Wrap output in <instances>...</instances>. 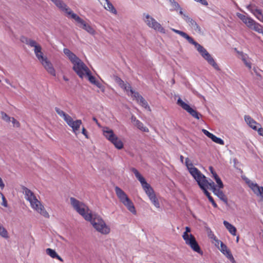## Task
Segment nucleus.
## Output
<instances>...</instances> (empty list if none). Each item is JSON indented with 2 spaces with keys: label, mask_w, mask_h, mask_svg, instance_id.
Listing matches in <instances>:
<instances>
[{
  "label": "nucleus",
  "mask_w": 263,
  "mask_h": 263,
  "mask_svg": "<svg viewBox=\"0 0 263 263\" xmlns=\"http://www.w3.org/2000/svg\"><path fill=\"white\" fill-rule=\"evenodd\" d=\"M70 203L73 209L85 220L89 221L97 231L104 235L109 233L110 228L102 218L98 214H92L86 204L74 197L70 198Z\"/></svg>",
  "instance_id": "obj_1"
},
{
  "label": "nucleus",
  "mask_w": 263,
  "mask_h": 263,
  "mask_svg": "<svg viewBox=\"0 0 263 263\" xmlns=\"http://www.w3.org/2000/svg\"><path fill=\"white\" fill-rule=\"evenodd\" d=\"M67 57L73 64V70L82 79L85 76V72L88 70V67L75 54L67 49Z\"/></svg>",
  "instance_id": "obj_2"
},
{
  "label": "nucleus",
  "mask_w": 263,
  "mask_h": 263,
  "mask_svg": "<svg viewBox=\"0 0 263 263\" xmlns=\"http://www.w3.org/2000/svg\"><path fill=\"white\" fill-rule=\"evenodd\" d=\"M22 189L26 199L30 202L31 207L45 217H48V213L45 210L40 201L36 199L34 193L25 186H23Z\"/></svg>",
  "instance_id": "obj_3"
},
{
  "label": "nucleus",
  "mask_w": 263,
  "mask_h": 263,
  "mask_svg": "<svg viewBox=\"0 0 263 263\" xmlns=\"http://www.w3.org/2000/svg\"><path fill=\"white\" fill-rule=\"evenodd\" d=\"M191 175L197 181L198 184L199 185V183L202 185L204 189H206V187L209 186L213 192L217 190L214 182L212 181H211V182H209L206 180L205 176L197 168L192 169Z\"/></svg>",
  "instance_id": "obj_4"
},
{
  "label": "nucleus",
  "mask_w": 263,
  "mask_h": 263,
  "mask_svg": "<svg viewBox=\"0 0 263 263\" xmlns=\"http://www.w3.org/2000/svg\"><path fill=\"white\" fill-rule=\"evenodd\" d=\"M190 43L195 46L201 55L208 62L209 64L212 65L216 70H220L219 67L215 62L214 59L203 46L195 41L194 39H193Z\"/></svg>",
  "instance_id": "obj_5"
},
{
  "label": "nucleus",
  "mask_w": 263,
  "mask_h": 263,
  "mask_svg": "<svg viewBox=\"0 0 263 263\" xmlns=\"http://www.w3.org/2000/svg\"><path fill=\"white\" fill-rule=\"evenodd\" d=\"M35 55L47 71L51 75L55 76V71L52 63L48 60L47 58L43 56L42 50H40V52L36 53Z\"/></svg>",
  "instance_id": "obj_6"
},
{
  "label": "nucleus",
  "mask_w": 263,
  "mask_h": 263,
  "mask_svg": "<svg viewBox=\"0 0 263 263\" xmlns=\"http://www.w3.org/2000/svg\"><path fill=\"white\" fill-rule=\"evenodd\" d=\"M182 238L185 242V243L189 246L191 249L199 254H202L203 252L196 241L194 236L192 234L187 235L186 234L182 235Z\"/></svg>",
  "instance_id": "obj_7"
},
{
  "label": "nucleus",
  "mask_w": 263,
  "mask_h": 263,
  "mask_svg": "<svg viewBox=\"0 0 263 263\" xmlns=\"http://www.w3.org/2000/svg\"><path fill=\"white\" fill-rule=\"evenodd\" d=\"M144 15L145 16L144 21L149 27L161 33H165V29L161 26V24L157 22L153 17L148 14H144Z\"/></svg>",
  "instance_id": "obj_8"
},
{
  "label": "nucleus",
  "mask_w": 263,
  "mask_h": 263,
  "mask_svg": "<svg viewBox=\"0 0 263 263\" xmlns=\"http://www.w3.org/2000/svg\"><path fill=\"white\" fill-rule=\"evenodd\" d=\"M177 104L189 113L193 117L197 119H199L200 117L202 116L199 112L191 108L189 105L183 102L180 98L177 100Z\"/></svg>",
  "instance_id": "obj_9"
},
{
  "label": "nucleus",
  "mask_w": 263,
  "mask_h": 263,
  "mask_svg": "<svg viewBox=\"0 0 263 263\" xmlns=\"http://www.w3.org/2000/svg\"><path fill=\"white\" fill-rule=\"evenodd\" d=\"M67 124L72 128V132L76 136L80 134V126L82 124L81 120L74 121L71 117L67 115Z\"/></svg>",
  "instance_id": "obj_10"
},
{
  "label": "nucleus",
  "mask_w": 263,
  "mask_h": 263,
  "mask_svg": "<svg viewBox=\"0 0 263 263\" xmlns=\"http://www.w3.org/2000/svg\"><path fill=\"white\" fill-rule=\"evenodd\" d=\"M20 40L22 43H25L30 47H34V51L35 54L36 53L40 52V50H42V47L39 44H37L34 40L28 39L24 36H22L20 38Z\"/></svg>",
  "instance_id": "obj_11"
},
{
  "label": "nucleus",
  "mask_w": 263,
  "mask_h": 263,
  "mask_svg": "<svg viewBox=\"0 0 263 263\" xmlns=\"http://www.w3.org/2000/svg\"><path fill=\"white\" fill-rule=\"evenodd\" d=\"M247 8L260 22H263V14L261 9H258L254 4H250L247 6Z\"/></svg>",
  "instance_id": "obj_12"
},
{
  "label": "nucleus",
  "mask_w": 263,
  "mask_h": 263,
  "mask_svg": "<svg viewBox=\"0 0 263 263\" xmlns=\"http://www.w3.org/2000/svg\"><path fill=\"white\" fill-rule=\"evenodd\" d=\"M220 251L232 262L236 263L230 249L222 242H221Z\"/></svg>",
  "instance_id": "obj_13"
},
{
  "label": "nucleus",
  "mask_w": 263,
  "mask_h": 263,
  "mask_svg": "<svg viewBox=\"0 0 263 263\" xmlns=\"http://www.w3.org/2000/svg\"><path fill=\"white\" fill-rule=\"evenodd\" d=\"M249 187L252 189L254 194L257 196H259L263 198V187L259 186L257 183H254L250 182V181L247 182Z\"/></svg>",
  "instance_id": "obj_14"
},
{
  "label": "nucleus",
  "mask_w": 263,
  "mask_h": 263,
  "mask_svg": "<svg viewBox=\"0 0 263 263\" xmlns=\"http://www.w3.org/2000/svg\"><path fill=\"white\" fill-rule=\"evenodd\" d=\"M244 118L247 124L253 130H256L257 127L260 126V124L255 121L250 116L245 115Z\"/></svg>",
  "instance_id": "obj_15"
},
{
  "label": "nucleus",
  "mask_w": 263,
  "mask_h": 263,
  "mask_svg": "<svg viewBox=\"0 0 263 263\" xmlns=\"http://www.w3.org/2000/svg\"><path fill=\"white\" fill-rule=\"evenodd\" d=\"M115 190L118 198L122 203L128 200L129 198L121 189L118 186H116Z\"/></svg>",
  "instance_id": "obj_16"
},
{
  "label": "nucleus",
  "mask_w": 263,
  "mask_h": 263,
  "mask_svg": "<svg viewBox=\"0 0 263 263\" xmlns=\"http://www.w3.org/2000/svg\"><path fill=\"white\" fill-rule=\"evenodd\" d=\"M103 135L109 141L113 140L117 136L114 134L113 130L108 127H105L103 129Z\"/></svg>",
  "instance_id": "obj_17"
},
{
  "label": "nucleus",
  "mask_w": 263,
  "mask_h": 263,
  "mask_svg": "<svg viewBox=\"0 0 263 263\" xmlns=\"http://www.w3.org/2000/svg\"><path fill=\"white\" fill-rule=\"evenodd\" d=\"M82 23H80L78 25L80 27L83 28L91 35L95 34L96 31L90 25L86 23L83 20H82Z\"/></svg>",
  "instance_id": "obj_18"
},
{
  "label": "nucleus",
  "mask_w": 263,
  "mask_h": 263,
  "mask_svg": "<svg viewBox=\"0 0 263 263\" xmlns=\"http://www.w3.org/2000/svg\"><path fill=\"white\" fill-rule=\"evenodd\" d=\"M67 17H68L73 20L75 21V22L77 23L78 25L80 23H82V21L83 19H82L81 17H80L77 14L73 12L72 11H71L70 9H68L67 8Z\"/></svg>",
  "instance_id": "obj_19"
},
{
  "label": "nucleus",
  "mask_w": 263,
  "mask_h": 263,
  "mask_svg": "<svg viewBox=\"0 0 263 263\" xmlns=\"http://www.w3.org/2000/svg\"><path fill=\"white\" fill-rule=\"evenodd\" d=\"M123 204L127 208V209L133 214H136V210L135 209L134 203L132 201L128 198L126 201H125Z\"/></svg>",
  "instance_id": "obj_20"
},
{
  "label": "nucleus",
  "mask_w": 263,
  "mask_h": 263,
  "mask_svg": "<svg viewBox=\"0 0 263 263\" xmlns=\"http://www.w3.org/2000/svg\"><path fill=\"white\" fill-rule=\"evenodd\" d=\"M200 188L203 191L204 194L207 196L209 201L212 203V205L214 208H217V204L215 202L213 197L211 196L210 193L207 191L206 189H204L203 186L199 183Z\"/></svg>",
  "instance_id": "obj_21"
},
{
  "label": "nucleus",
  "mask_w": 263,
  "mask_h": 263,
  "mask_svg": "<svg viewBox=\"0 0 263 263\" xmlns=\"http://www.w3.org/2000/svg\"><path fill=\"white\" fill-rule=\"evenodd\" d=\"M214 193L217 195L221 200L223 201L226 205H228V198L221 190L217 189L214 192Z\"/></svg>",
  "instance_id": "obj_22"
},
{
  "label": "nucleus",
  "mask_w": 263,
  "mask_h": 263,
  "mask_svg": "<svg viewBox=\"0 0 263 263\" xmlns=\"http://www.w3.org/2000/svg\"><path fill=\"white\" fill-rule=\"evenodd\" d=\"M223 224L232 235L235 236L236 235V229L234 226L226 220L223 221Z\"/></svg>",
  "instance_id": "obj_23"
},
{
  "label": "nucleus",
  "mask_w": 263,
  "mask_h": 263,
  "mask_svg": "<svg viewBox=\"0 0 263 263\" xmlns=\"http://www.w3.org/2000/svg\"><path fill=\"white\" fill-rule=\"evenodd\" d=\"M46 253L47 255L50 256L51 257L53 258H57L61 261H63V259L58 255V254L57 253V252L54 250L50 248H47L46 250Z\"/></svg>",
  "instance_id": "obj_24"
},
{
  "label": "nucleus",
  "mask_w": 263,
  "mask_h": 263,
  "mask_svg": "<svg viewBox=\"0 0 263 263\" xmlns=\"http://www.w3.org/2000/svg\"><path fill=\"white\" fill-rule=\"evenodd\" d=\"M105 1L106 3V5H104V8L106 10L110 12L111 13H112L114 14H117V11L116 9H115V8L114 7V6H113V5L111 3V2L109 0H105Z\"/></svg>",
  "instance_id": "obj_25"
},
{
  "label": "nucleus",
  "mask_w": 263,
  "mask_h": 263,
  "mask_svg": "<svg viewBox=\"0 0 263 263\" xmlns=\"http://www.w3.org/2000/svg\"><path fill=\"white\" fill-rule=\"evenodd\" d=\"M172 30L173 32L180 35L181 36L186 39L189 43H190L193 39L192 37L190 36L187 33L183 31L178 30L174 28H172Z\"/></svg>",
  "instance_id": "obj_26"
},
{
  "label": "nucleus",
  "mask_w": 263,
  "mask_h": 263,
  "mask_svg": "<svg viewBox=\"0 0 263 263\" xmlns=\"http://www.w3.org/2000/svg\"><path fill=\"white\" fill-rule=\"evenodd\" d=\"M172 30L173 32L180 35L181 36L186 39L189 43H190L193 39L192 37L190 36L187 33L183 31L178 30L174 28H172Z\"/></svg>",
  "instance_id": "obj_27"
},
{
  "label": "nucleus",
  "mask_w": 263,
  "mask_h": 263,
  "mask_svg": "<svg viewBox=\"0 0 263 263\" xmlns=\"http://www.w3.org/2000/svg\"><path fill=\"white\" fill-rule=\"evenodd\" d=\"M110 142L115 145L117 148L119 149H121L123 147V142L120 139L118 138L117 136L114 138L113 140Z\"/></svg>",
  "instance_id": "obj_28"
},
{
  "label": "nucleus",
  "mask_w": 263,
  "mask_h": 263,
  "mask_svg": "<svg viewBox=\"0 0 263 263\" xmlns=\"http://www.w3.org/2000/svg\"><path fill=\"white\" fill-rule=\"evenodd\" d=\"M61 10L66 12L65 4L61 0H51Z\"/></svg>",
  "instance_id": "obj_29"
},
{
  "label": "nucleus",
  "mask_w": 263,
  "mask_h": 263,
  "mask_svg": "<svg viewBox=\"0 0 263 263\" xmlns=\"http://www.w3.org/2000/svg\"><path fill=\"white\" fill-rule=\"evenodd\" d=\"M115 81L116 83H117L121 87H122L126 91L128 90L129 84L127 85L126 84H125L124 81L120 78L116 77L115 78Z\"/></svg>",
  "instance_id": "obj_30"
},
{
  "label": "nucleus",
  "mask_w": 263,
  "mask_h": 263,
  "mask_svg": "<svg viewBox=\"0 0 263 263\" xmlns=\"http://www.w3.org/2000/svg\"><path fill=\"white\" fill-rule=\"evenodd\" d=\"M143 189L149 198L155 194L154 190L149 184L144 186Z\"/></svg>",
  "instance_id": "obj_31"
},
{
  "label": "nucleus",
  "mask_w": 263,
  "mask_h": 263,
  "mask_svg": "<svg viewBox=\"0 0 263 263\" xmlns=\"http://www.w3.org/2000/svg\"><path fill=\"white\" fill-rule=\"evenodd\" d=\"M134 125L137 126L138 128H139L142 131L145 132H148V128L146 127H144L143 124L142 122H141L139 120L136 121V122H135L134 124Z\"/></svg>",
  "instance_id": "obj_32"
},
{
  "label": "nucleus",
  "mask_w": 263,
  "mask_h": 263,
  "mask_svg": "<svg viewBox=\"0 0 263 263\" xmlns=\"http://www.w3.org/2000/svg\"><path fill=\"white\" fill-rule=\"evenodd\" d=\"M85 76L87 77L89 81L92 84L97 81L95 77L91 75V73L89 69H88V71L87 70L85 72Z\"/></svg>",
  "instance_id": "obj_33"
},
{
  "label": "nucleus",
  "mask_w": 263,
  "mask_h": 263,
  "mask_svg": "<svg viewBox=\"0 0 263 263\" xmlns=\"http://www.w3.org/2000/svg\"><path fill=\"white\" fill-rule=\"evenodd\" d=\"M190 25L196 31L198 32H201V29L200 27L197 24L196 22L194 20H192L191 22L190 23Z\"/></svg>",
  "instance_id": "obj_34"
},
{
  "label": "nucleus",
  "mask_w": 263,
  "mask_h": 263,
  "mask_svg": "<svg viewBox=\"0 0 263 263\" xmlns=\"http://www.w3.org/2000/svg\"><path fill=\"white\" fill-rule=\"evenodd\" d=\"M0 236L5 238H8V233L6 229L0 223Z\"/></svg>",
  "instance_id": "obj_35"
},
{
  "label": "nucleus",
  "mask_w": 263,
  "mask_h": 263,
  "mask_svg": "<svg viewBox=\"0 0 263 263\" xmlns=\"http://www.w3.org/2000/svg\"><path fill=\"white\" fill-rule=\"evenodd\" d=\"M251 29H253V30H255V31L260 33L261 32H262L263 27L259 24L256 22L255 23L254 25L251 28Z\"/></svg>",
  "instance_id": "obj_36"
},
{
  "label": "nucleus",
  "mask_w": 263,
  "mask_h": 263,
  "mask_svg": "<svg viewBox=\"0 0 263 263\" xmlns=\"http://www.w3.org/2000/svg\"><path fill=\"white\" fill-rule=\"evenodd\" d=\"M255 23L256 22L254 20H253L250 17H248L246 20V23H245V24L248 27L251 29Z\"/></svg>",
  "instance_id": "obj_37"
},
{
  "label": "nucleus",
  "mask_w": 263,
  "mask_h": 263,
  "mask_svg": "<svg viewBox=\"0 0 263 263\" xmlns=\"http://www.w3.org/2000/svg\"><path fill=\"white\" fill-rule=\"evenodd\" d=\"M128 90L130 91L131 93L133 95V97L136 98L137 102H139V100L142 96H141L138 92H135L132 89L130 85H128Z\"/></svg>",
  "instance_id": "obj_38"
},
{
  "label": "nucleus",
  "mask_w": 263,
  "mask_h": 263,
  "mask_svg": "<svg viewBox=\"0 0 263 263\" xmlns=\"http://www.w3.org/2000/svg\"><path fill=\"white\" fill-rule=\"evenodd\" d=\"M149 199L153 203V204L157 208L160 207V204L158 200L156 198V195H153L152 196L150 197Z\"/></svg>",
  "instance_id": "obj_39"
},
{
  "label": "nucleus",
  "mask_w": 263,
  "mask_h": 263,
  "mask_svg": "<svg viewBox=\"0 0 263 263\" xmlns=\"http://www.w3.org/2000/svg\"><path fill=\"white\" fill-rule=\"evenodd\" d=\"M211 139L214 142L219 144L220 145H224V143L222 139L220 138L217 137L215 135H213Z\"/></svg>",
  "instance_id": "obj_40"
},
{
  "label": "nucleus",
  "mask_w": 263,
  "mask_h": 263,
  "mask_svg": "<svg viewBox=\"0 0 263 263\" xmlns=\"http://www.w3.org/2000/svg\"><path fill=\"white\" fill-rule=\"evenodd\" d=\"M189 161L190 159H189V158H186L185 159V164L187 167V169L190 173L191 174L192 169L197 168L194 167L192 163H189Z\"/></svg>",
  "instance_id": "obj_41"
},
{
  "label": "nucleus",
  "mask_w": 263,
  "mask_h": 263,
  "mask_svg": "<svg viewBox=\"0 0 263 263\" xmlns=\"http://www.w3.org/2000/svg\"><path fill=\"white\" fill-rule=\"evenodd\" d=\"M140 105L143 106V107L146 108H149V107L148 106V104H147V102H146V101L143 98V97L142 96L140 97V98L139 99V102H138Z\"/></svg>",
  "instance_id": "obj_42"
},
{
  "label": "nucleus",
  "mask_w": 263,
  "mask_h": 263,
  "mask_svg": "<svg viewBox=\"0 0 263 263\" xmlns=\"http://www.w3.org/2000/svg\"><path fill=\"white\" fill-rule=\"evenodd\" d=\"M55 110L57 112V113L62 118H63L64 119V120L66 121V114L65 112L61 110V109H60L58 107H55Z\"/></svg>",
  "instance_id": "obj_43"
},
{
  "label": "nucleus",
  "mask_w": 263,
  "mask_h": 263,
  "mask_svg": "<svg viewBox=\"0 0 263 263\" xmlns=\"http://www.w3.org/2000/svg\"><path fill=\"white\" fill-rule=\"evenodd\" d=\"M170 3H171L172 6L174 8L175 10L177 11L180 8V6L179 4L176 2L175 0H168Z\"/></svg>",
  "instance_id": "obj_44"
},
{
  "label": "nucleus",
  "mask_w": 263,
  "mask_h": 263,
  "mask_svg": "<svg viewBox=\"0 0 263 263\" xmlns=\"http://www.w3.org/2000/svg\"><path fill=\"white\" fill-rule=\"evenodd\" d=\"M1 115H2V118L3 120H4L7 122L11 121V118L9 117L5 112L2 111Z\"/></svg>",
  "instance_id": "obj_45"
},
{
  "label": "nucleus",
  "mask_w": 263,
  "mask_h": 263,
  "mask_svg": "<svg viewBox=\"0 0 263 263\" xmlns=\"http://www.w3.org/2000/svg\"><path fill=\"white\" fill-rule=\"evenodd\" d=\"M137 178L140 182V183H141V185L142 186V187H143L144 186H145V185H148V183H147L146 182V181H145L144 178L143 176H142L141 175L140 176V177H138Z\"/></svg>",
  "instance_id": "obj_46"
},
{
  "label": "nucleus",
  "mask_w": 263,
  "mask_h": 263,
  "mask_svg": "<svg viewBox=\"0 0 263 263\" xmlns=\"http://www.w3.org/2000/svg\"><path fill=\"white\" fill-rule=\"evenodd\" d=\"M93 84L96 85L98 88H99L102 92H104L105 91L104 86L98 81H96Z\"/></svg>",
  "instance_id": "obj_47"
},
{
  "label": "nucleus",
  "mask_w": 263,
  "mask_h": 263,
  "mask_svg": "<svg viewBox=\"0 0 263 263\" xmlns=\"http://www.w3.org/2000/svg\"><path fill=\"white\" fill-rule=\"evenodd\" d=\"M237 16L239 18H240L243 23H246V20L248 16H247L243 14H242L241 13H238L237 14Z\"/></svg>",
  "instance_id": "obj_48"
},
{
  "label": "nucleus",
  "mask_w": 263,
  "mask_h": 263,
  "mask_svg": "<svg viewBox=\"0 0 263 263\" xmlns=\"http://www.w3.org/2000/svg\"><path fill=\"white\" fill-rule=\"evenodd\" d=\"M11 121L12 122L14 127H19L20 126L19 122L14 118H11Z\"/></svg>",
  "instance_id": "obj_49"
},
{
  "label": "nucleus",
  "mask_w": 263,
  "mask_h": 263,
  "mask_svg": "<svg viewBox=\"0 0 263 263\" xmlns=\"http://www.w3.org/2000/svg\"><path fill=\"white\" fill-rule=\"evenodd\" d=\"M215 181L216 183L218 184L219 189H222L223 187V183L219 177H217V178H216L215 179Z\"/></svg>",
  "instance_id": "obj_50"
},
{
  "label": "nucleus",
  "mask_w": 263,
  "mask_h": 263,
  "mask_svg": "<svg viewBox=\"0 0 263 263\" xmlns=\"http://www.w3.org/2000/svg\"><path fill=\"white\" fill-rule=\"evenodd\" d=\"M202 132H203V133L204 135H205L208 137H209L210 139L212 138V136L213 135V134L210 133L209 131H208L207 130H206L205 129H202Z\"/></svg>",
  "instance_id": "obj_51"
},
{
  "label": "nucleus",
  "mask_w": 263,
  "mask_h": 263,
  "mask_svg": "<svg viewBox=\"0 0 263 263\" xmlns=\"http://www.w3.org/2000/svg\"><path fill=\"white\" fill-rule=\"evenodd\" d=\"M82 134L86 138L89 139L87 131L86 130L84 127H83V128H82Z\"/></svg>",
  "instance_id": "obj_52"
},
{
  "label": "nucleus",
  "mask_w": 263,
  "mask_h": 263,
  "mask_svg": "<svg viewBox=\"0 0 263 263\" xmlns=\"http://www.w3.org/2000/svg\"><path fill=\"white\" fill-rule=\"evenodd\" d=\"M132 171L134 173L135 176L136 178H138V177H140L141 175L139 173V172L138 171L137 169L135 168H132Z\"/></svg>",
  "instance_id": "obj_53"
},
{
  "label": "nucleus",
  "mask_w": 263,
  "mask_h": 263,
  "mask_svg": "<svg viewBox=\"0 0 263 263\" xmlns=\"http://www.w3.org/2000/svg\"><path fill=\"white\" fill-rule=\"evenodd\" d=\"M1 195H2V199H3V202L2 203V205H3L5 207H7L8 206V204H7V200L6 199L5 197H4V196L3 195V194H1Z\"/></svg>",
  "instance_id": "obj_54"
},
{
  "label": "nucleus",
  "mask_w": 263,
  "mask_h": 263,
  "mask_svg": "<svg viewBox=\"0 0 263 263\" xmlns=\"http://www.w3.org/2000/svg\"><path fill=\"white\" fill-rule=\"evenodd\" d=\"M183 19L187 22V23H190L192 21V18L189 17L187 15H184Z\"/></svg>",
  "instance_id": "obj_55"
},
{
  "label": "nucleus",
  "mask_w": 263,
  "mask_h": 263,
  "mask_svg": "<svg viewBox=\"0 0 263 263\" xmlns=\"http://www.w3.org/2000/svg\"><path fill=\"white\" fill-rule=\"evenodd\" d=\"M256 130L257 131L259 135L263 137V128L261 127V126H258V127H257V129Z\"/></svg>",
  "instance_id": "obj_56"
},
{
  "label": "nucleus",
  "mask_w": 263,
  "mask_h": 263,
  "mask_svg": "<svg viewBox=\"0 0 263 263\" xmlns=\"http://www.w3.org/2000/svg\"><path fill=\"white\" fill-rule=\"evenodd\" d=\"M194 1L200 3L203 5H204V6L208 5V3L206 0H194Z\"/></svg>",
  "instance_id": "obj_57"
},
{
  "label": "nucleus",
  "mask_w": 263,
  "mask_h": 263,
  "mask_svg": "<svg viewBox=\"0 0 263 263\" xmlns=\"http://www.w3.org/2000/svg\"><path fill=\"white\" fill-rule=\"evenodd\" d=\"M213 239L215 241V245L218 247L219 244L221 245V241L218 240L215 235H213Z\"/></svg>",
  "instance_id": "obj_58"
},
{
  "label": "nucleus",
  "mask_w": 263,
  "mask_h": 263,
  "mask_svg": "<svg viewBox=\"0 0 263 263\" xmlns=\"http://www.w3.org/2000/svg\"><path fill=\"white\" fill-rule=\"evenodd\" d=\"M191 232V229L189 227H185V231L183 233V235L186 234L187 235H190L188 233Z\"/></svg>",
  "instance_id": "obj_59"
},
{
  "label": "nucleus",
  "mask_w": 263,
  "mask_h": 263,
  "mask_svg": "<svg viewBox=\"0 0 263 263\" xmlns=\"http://www.w3.org/2000/svg\"><path fill=\"white\" fill-rule=\"evenodd\" d=\"M243 61L246 66H247L250 69L251 68V64L250 63L247 62L246 60L245 59H243Z\"/></svg>",
  "instance_id": "obj_60"
},
{
  "label": "nucleus",
  "mask_w": 263,
  "mask_h": 263,
  "mask_svg": "<svg viewBox=\"0 0 263 263\" xmlns=\"http://www.w3.org/2000/svg\"><path fill=\"white\" fill-rule=\"evenodd\" d=\"M5 187V184L3 183V181L2 179V178L0 177V187L1 189H3Z\"/></svg>",
  "instance_id": "obj_61"
},
{
  "label": "nucleus",
  "mask_w": 263,
  "mask_h": 263,
  "mask_svg": "<svg viewBox=\"0 0 263 263\" xmlns=\"http://www.w3.org/2000/svg\"><path fill=\"white\" fill-rule=\"evenodd\" d=\"M5 187V184L3 183V181L2 179V178L0 177V187L1 189H3Z\"/></svg>",
  "instance_id": "obj_62"
},
{
  "label": "nucleus",
  "mask_w": 263,
  "mask_h": 263,
  "mask_svg": "<svg viewBox=\"0 0 263 263\" xmlns=\"http://www.w3.org/2000/svg\"><path fill=\"white\" fill-rule=\"evenodd\" d=\"M5 187V184L3 183V181L2 179V178L0 177V187L1 189H3Z\"/></svg>",
  "instance_id": "obj_63"
},
{
  "label": "nucleus",
  "mask_w": 263,
  "mask_h": 263,
  "mask_svg": "<svg viewBox=\"0 0 263 263\" xmlns=\"http://www.w3.org/2000/svg\"><path fill=\"white\" fill-rule=\"evenodd\" d=\"M138 120H137L135 116H132V117H131V121H132V122H133V124H134L135 122H136V121H138Z\"/></svg>",
  "instance_id": "obj_64"
}]
</instances>
